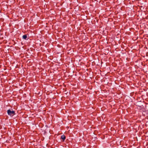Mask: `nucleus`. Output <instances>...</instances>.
<instances>
[{
    "label": "nucleus",
    "instance_id": "f03ea898",
    "mask_svg": "<svg viewBox=\"0 0 148 148\" xmlns=\"http://www.w3.org/2000/svg\"><path fill=\"white\" fill-rule=\"evenodd\" d=\"M61 138L63 140V141H64L66 139V137L64 135H63L61 136Z\"/></svg>",
    "mask_w": 148,
    "mask_h": 148
},
{
    "label": "nucleus",
    "instance_id": "f257e3e1",
    "mask_svg": "<svg viewBox=\"0 0 148 148\" xmlns=\"http://www.w3.org/2000/svg\"><path fill=\"white\" fill-rule=\"evenodd\" d=\"M7 113L8 115L10 116H13L15 114V111L13 110H11L10 109H9L7 110Z\"/></svg>",
    "mask_w": 148,
    "mask_h": 148
},
{
    "label": "nucleus",
    "instance_id": "7ed1b4c3",
    "mask_svg": "<svg viewBox=\"0 0 148 148\" xmlns=\"http://www.w3.org/2000/svg\"><path fill=\"white\" fill-rule=\"evenodd\" d=\"M27 38V35L25 34L23 36V38L24 39H26Z\"/></svg>",
    "mask_w": 148,
    "mask_h": 148
}]
</instances>
